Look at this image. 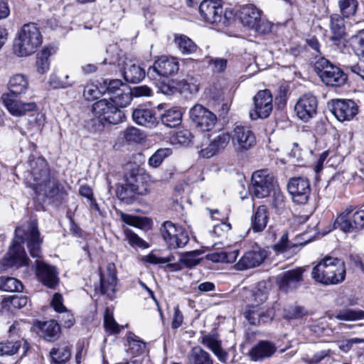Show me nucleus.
<instances>
[{
    "mask_svg": "<svg viewBox=\"0 0 364 364\" xmlns=\"http://www.w3.org/2000/svg\"><path fill=\"white\" fill-rule=\"evenodd\" d=\"M42 242L43 239L41 237L36 222L31 221L27 225L16 228L13 245L0 262V269L6 270L8 268L25 267V269L27 270L29 259L24 248L21 247V243L26 242L32 257L40 258Z\"/></svg>",
    "mask_w": 364,
    "mask_h": 364,
    "instance_id": "obj_1",
    "label": "nucleus"
},
{
    "mask_svg": "<svg viewBox=\"0 0 364 364\" xmlns=\"http://www.w3.org/2000/svg\"><path fill=\"white\" fill-rule=\"evenodd\" d=\"M30 166V180H33L31 184L38 196H43L51 200L58 198L64 193L63 186L55 177L50 176L46 160L38 158L31 161Z\"/></svg>",
    "mask_w": 364,
    "mask_h": 364,
    "instance_id": "obj_2",
    "label": "nucleus"
},
{
    "mask_svg": "<svg viewBox=\"0 0 364 364\" xmlns=\"http://www.w3.org/2000/svg\"><path fill=\"white\" fill-rule=\"evenodd\" d=\"M312 278L317 282L325 284H337L346 277V268L343 261L331 256H326L314 267Z\"/></svg>",
    "mask_w": 364,
    "mask_h": 364,
    "instance_id": "obj_3",
    "label": "nucleus"
},
{
    "mask_svg": "<svg viewBox=\"0 0 364 364\" xmlns=\"http://www.w3.org/2000/svg\"><path fill=\"white\" fill-rule=\"evenodd\" d=\"M43 42L39 28L34 23L24 24L14 43V52L18 57H26L36 52Z\"/></svg>",
    "mask_w": 364,
    "mask_h": 364,
    "instance_id": "obj_4",
    "label": "nucleus"
},
{
    "mask_svg": "<svg viewBox=\"0 0 364 364\" xmlns=\"http://www.w3.org/2000/svg\"><path fill=\"white\" fill-rule=\"evenodd\" d=\"M200 19L215 24L228 26L233 18L231 11H225L220 0H203L199 6Z\"/></svg>",
    "mask_w": 364,
    "mask_h": 364,
    "instance_id": "obj_5",
    "label": "nucleus"
},
{
    "mask_svg": "<svg viewBox=\"0 0 364 364\" xmlns=\"http://www.w3.org/2000/svg\"><path fill=\"white\" fill-rule=\"evenodd\" d=\"M314 70L327 86L341 87L347 80L346 74L325 58H320L315 62Z\"/></svg>",
    "mask_w": 364,
    "mask_h": 364,
    "instance_id": "obj_6",
    "label": "nucleus"
},
{
    "mask_svg": "<svg viewBox=\"0 0 364 364\" xmlns=\"http://www.w3.org/2000/svg\"><path fill=\"white\" fill-rule=\"evenodd\" d=\"M94 116L101 122H107L109 124H117L124 121L125 114L119 108L109 100L102 99L92 105Z\"/></svg>",
    "mask_w": 364,
    "mask_h": 364,
    "instance_id": "obj_7",
    "label": "nucleus"
},
{
    "mask_svg": "<svg viewBox=\"0 0 364 364\" xmlns=\"http://www.w3.org/2000/svg\"><path fill=\"white\" fill-rule=\"evenodd\" d=\"M161 235L170 248L183 247L189 241V237L181 225L171 221L164 222L160 228Z\"/></svg>",
    "mask_w": 364,
    "mask_h": 364,
    "instance_id": "obj_8",
    "label": "nucleus"
},
{
    "mask_svg": "<svg viewBox=\"0 0 364 364\" xmlns=\"http://www.w3.org/2000/svg\"><path fill=\"white\" fill-rule=\"evenodd\" d=\"M231 140L235 150L240 153L248 151L256 144V137L250 127L241 124L235 126Z\"/></svg>",
    "mask_w": 364,
    "mask_h": 364,
    "instance_id": "obj_9",
    "label": "nucleus"
},
{
    "mask_svg": "<svg viewBox=\"0 0 364 364\" xmlns=\"http://www.w3.org/2000/svg\"><path fill=\"white\" fill-rule=\"evenodd\" d=\"M251 181L252 192L258 198H264L268 196L274 189V178L267 169L255 171L252 173Z\"/></svg>",
    "mask_w": 364,
    "mask_h": 364,
    "instance_id": "obj_10",
    "label": "nucleus"
},
{
    "mask_svg": "<svg viewBox=\"0 0 364 364\" xmlns=\"http://www.w3.org/2000/svg\"><path fill=\"white\" fill-rule=\"evenodd\" d=\"M190 119L201 132L210 131L217 122L216 115L201 105H196L189 111Z\"/></svg>",
    "mask_w": 364,
    "mask_h": 364,
    "instance_id": "obj_11",
    "label": "nucleus"
},
{
    "mask_svg": "<svg viewBox=\"0 0 364 364\" xmlns=\"http://www.w3.org/2000/svg\"><path fill=\"white\" fill-rule=\"evenodd\" d=\"M178 69L179 64L176 58L163 55L154 62L153 66L149 68L147 76L151 80H159L158 78L176 73Z\"/></svg>",
    "mask_w": 364,
    "mask_h": 364,
    "instance_id": "obj_12",
    "label": "nucleus"
},
{
    "mask_svg": "<svg viewBox=\"0 0 364 364\" xmlns=\"http://www.w3.org/2000/svg\"><path fill=\"white\" fill-rule=\"evenodd\" d=\"M287 189L295 203L304 205L309 200L311 188L310 182L306 178H291L288 182Z\"/></svg>",
    "mask_w": 364,
    "mask_h": 364,
    "instance_id": "obj_13",
    "label": "nucleus"
},
{
    "mask_svg": "<svg viewBox=\"0 0 364 364\" xmlns=\"http://www.w3.org/2000/svg\"><path fill=\"white\" fill-rule=\"evenodd\" d=\"M253 100L255 108L250 112L251 119L268 117L273 109L272 96L270 92L267 90H260L254 97Z\"/></svg>",
    "mask_w": 364,
    "mask_h": 364,
    "instance_id": "obj_14",
    "label": "nucleus"
},
{
    "mask_svg": "<svg viewBox=\"0 0 364 364\" xmlns=\"http://www.w3.org/2000/svg\"><path fill=\"white\" fill-rule=\"evenodd\" d=\"M32 267L38 280L46 287L55 289L58 284L59 278L55 267L37 259Z\"/></svg>",
    "mask_w": 364,
    "mask_h": 364,
    "instance_id": "obj_15",
    "label": "nucleus"
},
{
    "mask_svg": "<svg viewBox=\"0 0 364 364\" xmlns=\"http://www.w3.org/2000/svg\"><path fill=\"white\" fill-rule=\"evenodd\" d=\"M18 95L3 94L1 99L9 112L14 117H21L30 112L35 111L37 105L35 102H23L17 99Z\"/></svg>",
    "mask_w": 364,
    "mask_h": 364,
    "instance_id": "obj_16",
    "label": "nucleus"
},
{
    "mask_svg": "<svg viewBox=\"0 0 364 364\" xmlns=\"http://www.w3.org/2000/svg\"><path fill=\"white\" fill-rule=\"evenodd\" d=\"M154 180L147 173L138 171H132L128 176V184L131 187V191L138 195H147L151 191Z\"/></svg>",
    "mask_w": 364,
    "mask_h": 364,
    "instance_id": "obj_17",
    "label": "nucleus"
},
{
    "mask_svg": "<svg viewBox=\"0 0 364 364\" xmlns=\"http://www.w3.org/2000/svg\"><path fill=\"white\" fill-rule=\"evenodd\" d=\"M304 272V268L298 267L278 275L277 283L279 289L287 292L299 288L303 281Z\"/></svg>",
    "mask_w": 364,
    "mask_h": 364,
    "instance_id": "obj_18",
    "label": "nucleus"
},
{
    "mask_svg": "<svg viewBox=\"0 0 364 364\" xmlns=\"http://www.w3.org/2000/svg\"><path fill=\"white\" fill-rule=\"evenodd\" d=\"M318 102L311 94L302 95L297 101L294 109L299 118L306 122L316 114Z\"/></svg>",
    "mask_w": 364,
    "mask_h": 364,
    "instance_id": "obj_19",
    "label": "nucleus"
},
{
    "mask_svg": "<svg viewBox=\"0 0 364 364\" xmlns=\"http://www.w3.org/2000/svg\"><path fill=\"white\" fill-rule=\"evenodd\" d=\"M332 102L331 112L340 122L352 119L358 112V107L353 100H335Z\"/></svg>",
    "mask_w": 364,
    "mask_h": 364,
    "instance_id": "obj_20",
    "label": "nucleus"
},
{
    "mask_svg": "<svg viewBox=\"0 0 364 364\" xmlns=\"http://www.w3.org/2000/svg\"><path fill=\"white\" fill-rule=\"evenodd\" d=\"M364 213L355 212L351 216L338 215L334 225L344 232H351L364 228Z\"/></svg>",
    "mask_w": 364,
    "mask_h": 364,
    "instance_id": "obj_21",
    "label": "nucleus"
},
{
    "mask_svg": "<svg viewBox=\"0 0 364 364\" xmlns=\"http://www.w3.org/2000/svg\"><path fill=\"white\" fill-rule=\"evenodd\" d=\"M267 257L265 250L260 248L254 249L245 252L235 264L237 270H245L259 266Z\"/></svg>",
    "mask_w": 364,
    "mask_h": 364,
    "instance_id": "obj_22",
    "label": "nucleus"
},
{
    "mask_svg": "<svg viewBox=\"0 0 364 364\" xmlns=\"http://www.w3.org/2000/svg\"><path fill=\"white\" fill-rule=\"evenodd\" d=\"M277 350L274 343L268 341H260L249 351L248 355L251 360L262 361L272 357Z\"/></svg>",
    "mask_w": 364,
    "mask_h": 364,
    "instance_id": "obj_23",
    "label": "nucleus"
},
{
    "mask_svg": "<svg viewBox=\"0 0 364 364\" xmlns=\"http://www.w3.org/2000/svg\"><path fill=\"white\" fill-rule=\"evenodd\" d=\"M18 326V323H14L9 328L11 340L0 343V353L1 355H12L19 350L23 339L15 340L13 338L19 331Z\"/></svg>",
    "mask_w": 364,
    "mask_h": 364,
    "instance_id": "obj_24",
    "label": "nucleus"
},
{
    "mask_svg": "<svg viewBox=\"0 0 364 364\" xmlns=\"http://www.w3.org/2000/svg\"><path fill=\"white\" fill-rule=\"evenodd\" d=\"M132 119L139 125L149 128L156 127L157 119L155 112L146 108H136L132 112Z\"/></svg>",
    "mask_w": 364,
    "mask_h": 364,
    "instance_id": "obj_25",
    "label": "nucleus"
},
{
    "mask_svg": "<svg viewBox=\"0 0 364 364\" xmlns=\"http://www.w3.org/2000/svg\"><path fill=\"white\" fill-rule=\"evenodd\" d=\"M117 282V271L115 264L108 263L106 270L100 273L101 291L106 294L108 291H113Z\"/></svg>",
    "mask_w": 364,
    "mask_h": 364,
    "instance_id": "obj_26",
    "label": "nucleus"
},
{
    "mask_svg": "<svg viewBox=\"0 0 364 364\" xmlns=\"http://www.w3.org/2000/svg\"><path fill=\"white\" fill-rule=\"evenodd\" d=\"M123 68L124 78L128 82L138 83L145 77L146 73L144 70L132 60L125 63Z\"/></svg>",
    "mask_w": 364,
    "mask_h": 364,
    "instance_id": "obj_27",
    "label": "nucleus"
},
{
    "mask_svg": "<svg viewBox=\"0 0 364 364\" xmlns=\"http://www.w3.org/2000/svg\"><path fill=\"white\" fill-rule=\"evenodd\" d=\"M8 88L10 91L9 94L12 95H21L26 93L29 89L28 77L23 74L12 75L9 79Z\"/></svg>",
    "mask_w": 364,
    "mask_h": 364,
    "instance_id": "obj_28",
    "label": "nucleus"
},
{
    "mask_svg": "<svg viewBox=\"0 0 364 364\" xmlns=\"http://www.w3.org/2000/svg\"><path fill=\"white\" fill-rule=\"evenodd\" d=\"M201 343L210 349L221 362L227 360L228 353L222 348L221 341L216 336L205 335L202 337Z\"/></svg>",
    "mask_w": 364,
    "mask_h": 364,
    "instance_id": "obj_29",
    "label": "nucleus"
},
{
    "mask_svg": "<svg viewBox=\"0 0 364 364\" xmlns=\"http://www.w3.org/2000/svg\"><path fill=\"white\" fill-rule=\"evenodd\" d=\"M262 11L253 5H248L242 8L240 13V20L244 26L252 28L259 21Z\"/></svg>",
    "mask_w": 364,
    "mask_h": 364,
    "instance_id": "obj_30",
    "label": "nucleus"
},
{
    "mask_svg": "<svg viewBox=\"0 0 364 364\" xmlns=\"http://www.w3.org/2000/svg\"><path fill=\"white\" fill-rule=\"evenodd\" d=\"M269 219L267 208L259 205L251 218V227L255 232H261L267 227Z\"/></svg>",
    "mask_w": 364,
    "mask_h": 364,
    "instance_id": "obj_31",
    "label": "nucleus"
},
{
    "mask_svg": "<svg viewBox=\"0 0 364 364\" xmlns=\"http://www.w3.org/2000/svg\"><path fill=\"white\" fill-rule=\"evenodd\" d=\"M330 29L332 33L331 39L333 41L341 40L346 34V27L343 17L338 14L330 16Z\"/></svg>",
    "mask_w": 364,
    "mask_h": 364,
    "instance_id": "obj_32",
    "label": "nucleus"
},
{
    "mask_svg": "<svg viewBox=\"0 0 364 364\" xmlns=\"http://www.w3.org/2000/svg\"><path fill=\"white\" fill-rule=\"evenodd\" d=\"M245 316L250 324L255 326L265 323L269 318V315L264 309L259 308L258 304L249 306L245 312Z\"/></svg>",
    "mask_w": 364,
    "mask_h": 364,
    "instance_id": "obj_33",
    "label": "nucleus"
},
{
    "mask_svg": "<svg viewBox=\"0 0 364 364\" xmlns=\"http://www.w3.org/2000/svg\"><path fill=\"white\" fill-rule=\"evenodd\" d=\"M39 328L41 336L48 341H55L59 337L60 327L55 321H45L40 324Z\"/></svg>",
    "mask_w": 364,
    "mask_h": 364,
    "instance_id": "obj_34",
    "label": "nucleus"
},
{
    "mask_svg": "<svg viewBox=\"0 0 364 364\" xmlns=\"http://www.w3.org/2000/svg\"><path fill=\"white\" fill-rule=\"evenodd\" d=\"M107 53L108 57L105 58L103 63H109L117 65L120 67L125 65L126 61L123 59H127L124 57L123 52L119 49V48L116 45H109L107 48Z\"/></svg>",
    "mask_w": 364,
    "mask_h": 364,
    "instance_id": "obj_35",
    "label": "nucleus"
},
{
    "mask_svg": "<svg viewBox=\"0 0 364 364\" xmlns=\"http://www.w3.org/2000/svg\"><path fill=\"white\" fill-rule=\"evenodd\" d=\"M335 318L345 321H356L364 319V311L359 309L345 308L335 314Z\"/></svg>",
    "mask_w": 364,
    "mask_h": 364,
    "instance_id": "obj_36",
    "label": "nucleus"
},
{
    "mask_svg": "<svg viewBox=\"0 0 364 364\" xmlns=\"http://www.w3.org/2000/svg\"><path fill=\"white\" fill-rule=\"evenodd\" d=\"M50 355L55 364H65L71 357V346H58L51 349Z\"/></svg>",
    "mask_w": 364,
    "mask_h": 364,
    "instance_id": "obj_37",
    "label": "nucleus"
},
{
    "mask_svg": "<svg viewBox=\"0 0 364 364\" xmlns=\"http://www.w3.org/2000/svg\"><path fill=\"white\" fill-rule=\"evenodd\" d=\"M239 254V250H222L220 252H214L207 255L209 260L213 262L232 263Z\"/></svg>",
    "mask_w": 364,
    "mask_h": 364,
    "instance_id": "obj_38",
    "label": "nucleus"
},
{
    "mask_svg": "<svg viewBox=\"0 0 364 364\" xmlns=\"http://www.w3.org/2000/svg\"><path fill=\"white\" fill-rule=\"evenodd\" d=\"M189 361L191 364H214L210 355L200 346L192 348Z\"/></svg>",
    "mask_w": 364,
    "mask_h": 364,
    "instance_id": "obj_39",
    "label": "nucleus"
},
{
    "mask_svg": "<svg viewBox=\"0 0 364 364\" xmlns=\"http://www.w3.org/2000/svg\"><path fill=\"white\" fill-rule=\"evenodd\" d=\"M175 42L178 45L181 53L184 55L192 54L197 50V45L185 35H176L175 36Z\"/></svg>",
    "mask_w": 364,
    "mask_h": 364,
    "instance_id": "obj_40",
    "label": "nucleus"
},
{
    "mask_svg": "<svg viewBox=\"0 0 364 364\" xmlns=\"http://www.w3.org/2000/svg\"><path fill=\"white\" fill-rule=\"evenodd\" d=\"M132 97L131 88L127 86L124 87V89H122V90H118L117 95L110 97V100L118 108L125 107L130 104Z\"/></svg>",
    "mask_w": 364,
    "mask_h": 364,
    "instance_id": "obj_41",
    "label": "nucleus"
},
{
    "mask_svg": "<svg viewBox=\"0 0 364 364\" xmlns=\"http://www.w3.org/2000/svg\"><path fill=\"white\" fill-rule=\"evenodd\" d=\"M182 120L181 112L176 108L170 109L162 114V123L168 127H176L181 124Z\"/></svg>",
    "mask_w": 364,
    "mask_h": 364,
    "instance_id": "obj_42",
    "label": "nucleus"
},
{
    "mask_svg": "<svg viewBox=\"0 0 364 364\" xmlns=\"http://www.w3.org/2000/svg\"><path fill=\"white\" fill-rule=\"evenodd\" d=\"M351 46L355 55L364 63V30L352 36Z\"/></svg>",
    "mask_w": 364,
    "mask_h": 364,
    "instance_id": "obj_43",
    "label": "nucleus"
},
{
    "mask_svg": "<svg viewBox=\"0 0 364 364\" xmlns=\"http://www.w3.org/2000/svg\"><path fill=\"white\" fill-rule=\"evenodd\" d=\"M50 54V50L48 48H43L38 54L36 59V68L38 73L44 74L49 70V57Z\"/></svg>",
    "mask_w": 364,
    "mask_h": 364,
    "instance_id": "obj_44",
    "label": "nucleus"
},
{
    "mask_svg": "<svg viewBox=\"0 0 364 364\" xmlns=\"http://www.w3.org/2000/svg\"><path fill=\"white\" fill-rule=\"evenodd\" d=\"M50 85L55 89H65L72 87L75 81L70 79L69 75H65L63 77L57 74H52L49 80Z\"/></svg>",
    "mask_w": 364,
    "mask_h": 364,
    "instance_id": "obj_45",
    "label": "nucleus"
},
{
    "mask_svg": "<svg viewBox=\"0 0 364 364\" xmlns=\"http://www.w3.org/2000/svg\"><path fill=\"white\" fill-rule=\"evenodd\" d=\"M0 289L4 291H21L23 284L14 277H0Z\"/></svg>",
    "mask_w": 364,
    "mask_h": 364,
    "instance_id": "obj_46",
    "label": "nucleus"
},
{
    "mask_svg": "<svg viewBox=\"0 0 364 364\" xmlns=\"http://www.w3.org/2000/svg\"><path fill=\"white\" fill-rule=\"evenodd\" d=\"M172 154V149L170 148L159 149L149 159L148 164L150 167L158 168L164 160Z\"/></svg>",
    "mask_w": 364,
    "mask_h": 364,
    "instance_id": "obj_47",
    "label": "nucleus"
},
{
    "mask_svg": "<svg viewBox=\"0 0 364 364\" xmlns=\"http://www.w3.org/2000/svg\"><path fill=\"white\" fill-rule=\"evenodd\" d=\"M202 253L200 250L186 252L181 255L180 262L187 268H192L199 264Z\"/></svg>",
    "mask_w": 364,
    "mask_h": 364,
    "instance_id": "obj_48",
    "label": "nucleus"
},
{
    "mask_svg": "<svg viewBox=\"0 0 364 364\" xmlns=\"http://www.w3.org/2000/svg\"><path fill=\"white\" fill-rule=\"evenodd\" d=\"M127 343L128 348L127 350L133 356L141 353L145 348V343L134 334L127 337Z\"/></svg>",
    "mask_w": 364,
    "mask_h": 364,
    "instance_id": "obj_49",
    "label": "nucleus"
},
{
    "mask_svg": "<svg viewBox=\"0 0 364 364\" xmlns=\"http://www.w3.org/2000/svg\"><path fill=\"white\" fill-rule=\"evenodd\" d=\"M338 5L343 16L348 18L355 15L358 3V0H339Z\"/></svg>",
    "mask_w": 364,
    "mask_h": 364,
    "instance_id": "obj_50",
    "label": "nucleus"
},
{
    "mask_svg": "<svg viewBox=\"0 0 364 364\" xmlns=\"http://www.w3.org/2000/svg\"><path fill=\"white\" fill-rule=\"evenodd\" d=\"M252 297V300L257 304L264 302L267 299V289L266 287V283L261 282L257 284V286L249 292Z\"/></svg>",
    "mask_w": 364,
    "mask_h": 364,
    "instance_id": "obj_51",
    "label": "nucleus"
},
{
    "mask_svg": "<svg viewBox=\"0 0 364 364\" xmlns=\"http://www.w3.org/2000/svg\"><path fill=\"white\" fill-rule=\"evenodd\" d=\"M28 299L26 296L23 295H14L5 298L4 299V303L6 306L10 304L12 307L15 309H21L26 306L28 304Z\"/></svg>",
    "mask_w": 364,
    "mask_h": 364,
    "instance_id": "obj_52",
    "label": "nucleus"
},
{
    "mask_svg": "<svg viewBox=\"0 0 364 364\" xmlns=\"http://www.w3.org/2000/svg\"><path fill=\"white\" fill-rule=\"evenodd\" d=\"M124 235L126 240L128 241L129 244L132 246H136L141 248L147 247L146 242L140 238L136 233H134L130 229L124 230Z\"/></svg>",
    "mask_w": 364,
    "mask_h": 364,
    "instance_id": "obj_53",
    "label": "nucleus"
},
{
    "mask_svg": "<svg viewBox=\"0 0 364 364\" xmlns=\"http://www.w3.org/2000/svg\"><path fill=\"white\" fill-rule=\"evenodd\" d=\"M230 139L231 135L227 132H223L211 140L210 143L218 151H220L226 147Z\"/></svg>",
    "mask_w": 364,
    "mask_h": 364,
    "instance_id": "obj_54",
    "label": "nucleus"
},
{
    "mask_svg": "<svg viewBox=\"0 0 364 364\" xmlns=\"http://www.w3.org/2000/svg\"><path fill=\"white\" fill-rule=\"evenodd\" d=\"M104 85L106 87V92L110 95L114 96L118 93V90H122L124 87H127L120 80H112L107 82V80L104 81Z\"/></svg>",
    "mask_w": 364,
    "mask_h": 364,
    "instance_id": "obj_55",
    "label": "nucleus"
},
{
    "mask_svg": "<svg viewBox=\"0 0 364 364\" xmlns=\"http://www.w3.org/2000/svg\"><path fill=\"white\" fill-rule=\"evenodd\" d=\"M124 137L128 141L140 142L144 139V134L139 129L132 127L125 130Z\"/></svg>",
    "mask_w": 364,
    "mask_h": 364,
    "instance_id": "obj_56",
    "label": "nucleus"
},
{
    "mask_svg": "<svg viewBox=\"0 0 364 364\" xmlns=\"http://www.w3.org/2000/svg\"><path fill=\"white\" fill-rule=\"evenodd\" d=\"M272 207L281 214L285 209L284 196L280 191H274Z\"/></svg>",
    "mask_w": 364,
    "mask_h": 364,
    "instance_id": "obj_57",
    "label": "nucleus"
},
{
    "mask_svg": "<svg viewBox=\"0 0 364 364\" xmlns=\"http://www.w3.org/2000/svg\"><path fill=\"white\" fill-rule=\"evenodd\" d=\"M104 326L105 328L110 333H119L120 328L118 323L114 321L113 316L109 314L108 311H106L104 316Z\"/></svg>",
    "mask_w": 364,
    "mask_h": 364,
    "instance_id": "obj_58",
    "label": "nucleus"
},
{
    "mask_svg": "<svg viewBox=\"0 0 364 364\" xmlns=\"http://www.w3.org/2000/svg\"><path fill=\"white\" fill-rule=\"evenodd\" d=\"M273 24L266 18H259V21L252 28L256 32L260 34H266L272 31Z\"/></svg>",
    "mask_w": 364,
    "mask_h": 364,
    "instance_id": "obj_59",
    "label": "nucleus"
},
{
    "mask_svg": "<svg viewBox=\"0 0 364 364\" xmlns=\"http://www.w3.org/2000/svg\"><path fill=\"white\" fill-rule=\"evenodd\" d=\"M291 248H293L294 250L297 249L298 246L297 245L291 246L289 245L287 234H284L281 237L279 241L277 244H275L274 246V250L277 252H285Z\"/></svg>",
    "mask_w": 364,
    "mask_h": 364,
    "instance_id": "obj_60",
    "label": "nucleus"
},
{
    "mask_svg": "<svg viewBox=\"0 0 364 364\" xmlns=\"http://www.w3.org/2000/svg\"><path fill=\"white\" fill-rule=\"evenodd\" d=\"M134 192L131 191V187L128 184V176L126 179V184L124 186H119L117 188V197L122 200H125L132 197L134 195Z\"/></svg>",
    "mask_w": 364,
    "mask_h": 364,
    "instance_id": "obj_61",
    "label": "nucleus"
},
{
    "mask_svg": "<svg viewBox=\"0 0 364 364\" xmlns=\"http://www.w3.org/2000/svg\"><path fill=\"white\" fill-rule=\"evenodd\" d=\"M99 90L93 84L87 85L84 87L83 97L87 101H92L98 97Z\"/></svg>",
    "mask_w": 364,
    "mask_h": 364,
    "instance_id": "obj_62",
    "label": "nucleus"
},
{
    "mask_svg": "<svg viewBox=\"0 0 364 364\" xmlns=\"http://www.w3.org/2000/svg\"><path fill=\"white\" fill-rule=\"evenodd\" d=\"M208 63L213 65V70L215 73H222L227 67V60L220 58H209Z\"/></svg>",
    "mask_w": 364,
    "mask_h": 364,
    "instance_id": "obj_63",
    "label": "nucleus"
},
{
    "mask_svg": "<svg viewBox=\"0 0 364 364\" xmlns=\"http://www.w3.org/2000/svg\"><path fill=\"white\" fill-rule=\"evenodd\" d=\"M331 350H325L316 353L311 358H306L304 362L307 364H318L325 358L330 355Z\"/></svg>",
    "mask_w": 364,
    "mask_h": 364,
    "instance_id": "obj_64",
    "label": "nucleus"
}]
</instances>
